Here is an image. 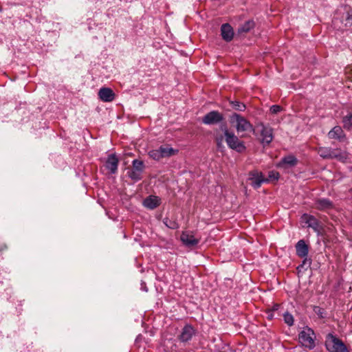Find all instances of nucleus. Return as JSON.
Here are the masks:
<instances>
[{"label": "nucleus", "instance_id": "f257e3e1", "mask_svg": "<svg viewBox=\"0 0 352 352\" xmlns=\"http://www.w3.org/2000/svg\"><path fill=\"white\" fill-rule=\"evenodd\" d=\"M318 155L323 159H336L344 162L347 159V153L340 148H332L331 147H320L318 150Z\"/></svg>", "mask_w": 352, "mask_h": 352}, {"label": "nucleus", "instance_id": "f03ea898", "mask_svg": "<svg viewBox=\"0 0 352 352\" xmlns=\"http://www.w3.org/2000/svg\"><path fill=\"white\" fill-rule=\"evenodd\" d=\"M325 346L329 352H349L344 343L332 333L327 335Z\"/></svg>", "mask_w": 352, "mask_h": 352}, {"label": "nucleus", "instance_id": "7ed1b4c3", "mask_svg": "<svg viewBox=\"0 0 352 352\" xmlns=\"http://www.w3.org/2000/svg\"><path fill=\"white\" fill-rule=\"evenodd\" d=\"M226 142L228 146L237 152L241 153L245 150L243 142L239 140L233 132L229 131L226 126L223 129Z\"/></svg>", "mask_w": 352, "mask_h": 352}, {"label": "nucleus", "instance_id": "20e7f679", "mask_svg": "<svg viewBox=\"0 0 352 352\" xmlns=\"http://www.w3.org/2000/svg\"><path fill=\"white\" fill-rule=\"evenodd\" d=\"M298 339L302 346L309 349H313L316 346L315 333L312 329L308 327L300 332Z\"/></svg>", "mask_w": 352, "mask_h": 352}, {"label": "nucleus", "instance_id": "39448f33", "mask_svg": "<svg viewBox=\"0 0 352 352\" xmlns=\"http://www.w3.org/2000/svg\"><path fill=\"white\" fill-rule=\"evenodd\" d=\"M230 122L235 124V128L238 133L253 130L251 123L238 113H234L232 115Z\"/></svg>", "mask_w": 352, "mask_h": 352}, {"label": "nucleus", "instance_id": "423d86ee", "mask_svg": "<svg viewBox=\"0 0 352 352\" xmlns=\"http://www.w3.org/2000/svg\"><path fill=\"white\" fill-rule=\"evenodd\" d=\"M144 168L143 161L135 159L132 162V168L127 171V175L135 182L139 181L142 178V175Z\"/></svg>", "mask_w": 352, "mask_h": 352}, {"label": "nucleus", "instance_id": "0eeeda50", "mask_svg": "<svg viewBox=\"0 0 352 352\" xmlns=\"http://www.w3.org/2000/svg\"><path fill=\"white\" fill-rule=\"evenodd\" d=\"M256 129L260 131L262 144H269L273 140L272 129L270 126L259 123L256 125Z\"/></svg>", "mask_w": 352, "mask_h": 352}, {"label": "nucleus", "instance_id": "6e6552de", "mask_svg": "<svg viewBox=\"0 0 352 352\" xmlns=\"http://www.w3.org/2000/svg\"><path fill=\"white\" fill-rule=\"evenodd\" d=\"M223 120V115L217 111H211L202 118V122L205 124H216Z\"/></svg>", "mask_w": 352, "mask_h": 352}, {"label": "nucleus", "instance_id": "1a4fd4ad", "mask_svg": "<svg viewBox=\"0 0 352 352\" xmlns=\"http://www.w3.org/2000/svg\"><path fill=\"white\" fill-rule=\"evenodd\" d=\"M313 207L320 211H328L334 208V204L329 199L318 198L314 201Z\"/></svg>", "mask_w": 352, "mask_h": 352}, {"label": "nucleus", "instance_id": "9d476101", "mask_svg": "<svg viewBox=\"0 0 352 352\" xmlns=\"http://www.w3.org/2000/svg\"><path fill=\"white\" fill-rule=\"evenodd\" d=\"M249 179L252 182V186L257 189L261 187L264 182H268V179L264 178L261 172L258 170H252L249 174Z\"/></svg>", "mask_w": 352, "mask_h": 352}, {"label": "nucleus", "instance_id": "9b49d317", "mask_svg": "<svg viewBox=\"0 0 352 352\" xmlns=\"http://www.w3.org/2000/svg\"><path fill=\"white\" fill-rule=\"evenodd\" d=\"M196 331L190 324H186L182 329L179 339L182 342H187L195 335Z\"/></svg>", "mask_w": 352, "mask_h": 352}, {"label": "nucleus", "instance_id": "f8f14e48", "mask_svg": "<svg viewBox=\"0 0 352 352\" xmlns=\"http://www.w3.org/2000/svg\"><path fill=\"white\" fill-rule=\"evenodd\" d=\"M302 219L307 224V227L311 228L314 232L319 233L320 231V226L319 221L313 215L304 214Z\"/></svg>", "mask_w": 352, "mask_h": 352}, {"label": "nucleus", "instance_id": "ddd939ff", "mask_svg": "<svg viewBox=\"0 0 352 352\" xmlns=\"http://www.w3.org/2000/svg\"><path fill=\"white\" fill-rule=\"evenodd\" d=\"M180 239L182 243L188 248H193L199 242V239L195 238L194 235L188 232H183Z\"/></svg>", "mask_w": 352, "mask_h": 352}, {"label": "nucleus", "instance_id": "4468645a", "mask_svg": "<svg viewBox=\"0 0 352 352\" xmlns=\"http://www.w3.org/2000/svg\"><path fill=\"white\" fill-rule=\"evenodd\" d=\"M98 96L103 102H111L115 98V94L111 89L102 87L98 91Z\"/></svg>", "mask_w": 352, "mask_h": 352}, {"label": "nucleus", "instance_id": "2eb2a0df", "mask_svg": "<svg viewBox=\"0 0 352 352\" xmlns=\"http://www.w3.org/2000/svg\"><path fill=\"white\" fill-rule=\"evenodd\" d=\"M328 137L330 139L338 140L340 142H342L346 139L345 133L342 129L340 126H334L329 133Z\"/></svg>", "mask_w": 352, "mask_h": 352}, {"label": "nucleus", "instance_id": "dca6fc26", "mask_svg": "<svg viewBox=\"0 0 352 352\" xmlns=\"http://www.w3.org/2000/svg\"><path fill=\"white\" fill-rule=\"evenodd\" d=\"M221 33L224 41L230 42L234 36L233 28L228 23H224L221 25Z\"/></svg>", "mask_w": 352, "mask_h": 352}, {"label": "nucleus", "instance_id": "f3484780", "mask_svg": "<svg viewBox=\"0 0 352 352\" xmlns=\"http://www.w3.org/2000/svg\"><path fill=\"white\" fill-rule=\"evenodd\" d=\"M118 162V159L115 154H111L108 156L106 161V168L110 170L111 173L114 174L117 172Z\"/></svg>", "mask_w": 352, "mask_h": 352}, {"label": "nucleus", "instance_id": "a211bd4d", "mask_svg": "<svg viewBox=\"0 0 352 352\" xmlns=\"http://www.w3.org/2000/svg\"><path fill=\"white\" fill-rule=\"evenodd\" d=\"M296 255L298 257H306L309 253V246L304 240H300L295 245Z\"/></svg>", "mask_w": 352, "mask_h": 352}, {"label": "nucleus", "instance_id": "6ab92c4d", "mask_svg": "<svg viewBox=\"0 0 352 352\" xmlns=\"http://www.w3.org/2000/svg\"><path fill=\"white\" fill-rule=\"evenodd\" d=\"M298 163L297 158L292 155H287L282 158L278 164V166L283 168H290L295 166Z\"/></svg>", "mask_w": 352, "mask_h": 352}, {"label": "nucleus", "instance_id": "aec40b11", "mask_svg": "<svg viewBox=\"0 0 352 352\" xmlns=\"http://www.w3.org/2000/svg\"><path fill=\"white\" fill-rule=\"evenodd\" d=\"M160 204V199L156 196H149L144 201V206L151 210L156 208Z\"/></svg>", "mask_w": 352, "mask_h": 352}, {"label": "nucleus", "instance_id": "412c9836", "mask_svg": "<svg viewBox=\"0 0 352 352\" xmlns=\"http://www.w3.org/2000/svg\"><path fill=\"white\" fill-rule=\"evenodd\" d=\"M160 153H161L162 157H168L178 153V150L174 149L168 145H162L160 146Z\"/></svg>", "mask_w": 352, "mask_h": 352}, {"label": "nucleus", "instance_id": "4be33fe9", "mask_svg": "<svg viewBox=\"0 0 352 352\" xmlns=\"http://www.w3.org/2000/svg\"><path fill=\"white\" fill-rule=\"evenodd\" d=\"M343 127L347 131L352 130V113H348L342 118Z\"/></svg>", "mask_w": 352, "mask_h": 352}, {"label": "nucleus", "instance_id": "5701e85b", "mask_svg": "<svg viewBox=\"0 0 352 352\" xmlns=\"http://www.w3.org/2000/svg\"><path fill=\"white\" fill-rule=\"evenodd\" d=\"M254 26L253 21H248L239 28L238 32L239 34L248 32Z\"/></svg>", "mask_w": 352, "mask_h": 352}, {"label": "nucleus", "instance_id": "b1692460", "mask_svg": "<svg viewBox=\"0 0 352 352\" xmlns=\"http://www.w3.org/2000/svg\"><path fill=\"white\" fill-rule=\"evenodd\" d=\"M163 223L168 228H170V229H173V230H176V229L179 228V224H178V223L177 222V221L175 219H169L168 217H165L163 219Z\"/></svg>", "mask_w": 352, "mask_h": 352}, {"label": "nucleus", "instance_id": "393cba45", "mask_svg": "<svg viewBox=\"0 0 352 352\" xmlns=\"http://www.w3.org/2000/svg\"><path fill=\"white\" fill-rule=\"evenodd\" d=\"M230 103L232 107L236 111H243L245 109V105L238 100L230 101Z\"/></svg>", "mask_w": 352, "mask_h": 352}, {"label": "nucleus", "instance_id": "a878e982", "mask_svg": "<svg viewBox=\"0 0 352 352\" xmlns=\"http://www.w3.org/2000/svg\"><path fill=\"white\" fill-rule=\"evenodd\" d=\"M283 318H284V321L288 325V326H292L294 324V317L292 314H290L288 312H285L284 314H283Z\"/></svg>", "mask_w": 352, "mask_h": 352}, {"label": "nucleus", "instance_id": "bb28decb", "mask_svg": "<svg viewBox=\"0 0 352 352\" xmlns=\"http://www.w3.org/2000/svg\"><path fill=\"white\" fill-rule=\"evenodd\" d=\"M302 258L304 259L302 262V264L298 267V269L301 267V268H305V270H307L309 267H310L311 263H312V260H311V258H307V256L302 257Z\"/></svg>", "mask_w": 352, "mask_h": 352}, {"label": "nucleus", "instance_id": "cd10ccee", "mask_svg": "<svg viewBox=\"0 0 352 352\" xmlns=\"http://www.w3.org/2000/svg\"><path fill=\"white\" fill-rule=\"evenodd\" d=\"M223 139H224L223 135L221 134H217L215 135V141L217 143V148L219 149H222L224 148V146L223 144Z\"/></svg>", "mask_w": 352, "mask_h": 352}, {"label": "nucleus", "instance_id": "c85d7f7f", "mask_svg": "<svg viewBox=\"0 0 352 352\" xmlns=\"http://www.w3.org/2000/svg\"><path fill=\"white\" fill-rule=\"evenodd\" d=\"M149 155L153 159L155 160H160V159L163 158L161 153H160V148L158 149L150 151Z\"/></svg>", "mask_w": 352, "mask_h": 352}, {"label": "nucleus", "instance_id": "c756f323", "mask_svg": "<svg viewBox=\"0 0 352 352\" xmlns=\"http://www.w3.org/2000/svg\"><path fill=\"white\" fill-rule=\"evenodd\" d=\"M278 178H279V173L276 171L272 170V171L269 172L268 178H267L266 179H268V182L273 181V180L276 181L278 179Z\"/></svg>", "mask_w": 352, "mask_h": 352}, {"label": "nucleus", "instance_id": "7c9ffc66", "mask_svg": "<svg viewBox=\"0 0 352 352\" xmlns=\"http://www.w3.org/2000/svg\"><path fill=\"white\" fill-rule=\"evenodd\" d=\"M344 24L346 26L352 25V10L347 12L346 18L344 19Z\"/></svg>", "mask_w": 352, "mask_h": 352}, {"label": "nucleus", "instance_id": "2f4dec72", "mask_svg": "<svg viewBox=\"0 0 352 352\" xmlns=\"http://www.w3.org/2000/svg\"><path fill=\"white\" fill-rule=\"evenodd\" d=\"M315 313L319 316L320 318H324V309L320 308V307H316L314 308Z\"/></svg>", "mask_w": 352, "mask_h": 352}, {"label": "nucleus", "instance_id": "473e14b6", "mask_svg": "<svg viewBox=\"0 0 352 352\" xmlns=\"http://www.w3.org/2000/svg\"><path fill=\"white\" fill-rule=\"evenodd\" d=\"M282 110V108L279 105H272L270 107V111L273 114H276Z\"/></svg>", "mask_w": 352, "mask_h": 352}, {"label": "nucleus", "instance_id": "72a5a7b5", "mask_svg": "<svg viewBox=\"0 0 352 352\" xmlns=\"http://www.w3.org/2000/svg\"><path fill=\"white\" fill-rule=\"evenodd\" d=\"M279 307H280V305H279V304H274V305L272 306V309H271L270 311H277V310H278Z\"/></svg>", "mask_w": 352, "mask_h": 352}, {"label": "nucleus", "instance_id": "f704fd0d", "mask_svg": "<svg viewBox=\"0 0 352 352\" xmlns=\"http://www.w3.org/2000/svg\"><path fill=\"white\" fill-rule=\"evenodd\" d=\"M267 318H268L269 319H272V318H273V314H272V313H269V314H268V316H267Z\"/></svg>", "mask_w": 352, "mask_h": 352}]
</instances>
